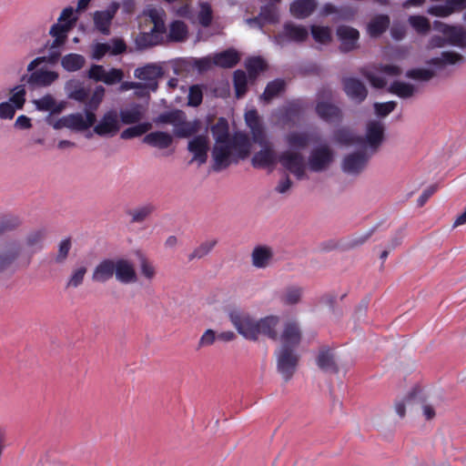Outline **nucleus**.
Listing matches in <instances>:
<instances>
[{"label": "nucleus", "instance_id": "f257e3e1", "mask_svg": "<svg viewBox=\"0 0 466 466\" xmlns=\"http://www.w3.org/2000/svg\"><path fill=\"white\" fill-rule=\"evenodd\" d=\"M217 124L211 127V133L215 139L212 149L214 160L213 169L217 172L228 167L232 163H238L250 153V140L248 136L241 131L229 134V125L227 118H218Z\"/></svg>", "mask_w": 466, "mask_h": 466}, {"label": "nucleus", "instance_id": "f03ea898", "mask_svg": "<svg viewBox=\"0 0 466 466\" xmlns=\"http://www.w3.org/2000/svg\"><path fill=\"white\" fill-rule=\"evenodd\" d=\"M65 91L68 98L84 104L86 116H96L106 93L104 86H97L89 96V90L78 79L68 80L65 85Z\"/></svg>", "mask_w": 466, "mask_h": 466}, {"label": "nucleus", "instance_id": "7ed1b4c3", "mask_svg": "<svg viewBox=\"0 0 466 466\" xmlns=\"http://www.w3.org/2000/svg\"><path fill=\"white\" fill-rule=\"evenodd\" d=\"M45 61L46 57L39 56L28 64V74L24 75L21 78L24 86L26 85L32 89L47 87L58 79L59 75L55 71L45 68L36 69V67Z\"/></svg>", "mask_w": 466, "mask_h": 466}, {"label": "nucleus", "instance_id": "20e7f679", "mask_svg": "<svg viewBox=\"0 0 466 466\" xmlns=\"http://www.w3.org/2000/svg\"><path fill=\"white\" fill-rule=\"evenodd\" d=\"M426 13L438 18H448L462 13V21L466 25V0H431Z\"/></svg>", "mask_w": 466, "mask_h": 466}, {"label": "nucleus", "instance_id": "39448f33", "mask_svg": "<svg viewBox=\"0 0 466 466\" xmlns=\"http://www.w3.org/2000/svg\"><path fill=\"white\" fill-rule=\"evenodd\" d=\"M228 318L238 332L245 339L253 341L258 339V320H255L248 313L233 309L229 311Z\"/></svg>", "mask_w": 466, "mask_h": 466}, {"label": "nucleus", "instance_id": "423d86ee", "mask_svg": "<svg viewBox=\"0 0 466 466\" xmlns=\"http://www.w3.org/2000/svg\"><path fill=\"white\" fill-rule=\"evenodd\" d=\"M157 123L169 124L173 127V136L178 138L190 137L202 127L199 118H156Z\"/></svg>", "mask_w": 466, "mask_h": 466}, {"label": "nucleus", "instance_id": "0eeeda50", "mask_svg": "<svg viewBox=\"0 0 466 466\" xmlns=\"http://www.w3.org/2000/svg\"><path fill=\"white\" fill-rule=\"evenodd\" d=\"M97 118H46V124L54 129L66 128L71 132H84L86 137L92 136L90 127Z\"/></svg>", "mask_w": 466, "mask_h": 466}, {"label": "nucleus", "instance_id": "6e6552de", "mask_svg": "<svg viewBox=\"0 0 466 466\" xmlns=\"http://www.w3.org/2000/svg\"><path fill=\"white\" fill-rule=\"evenodd\" d=\"M276 357L278 371L285 381H289L297 370L299 355L294 349L279 348L276 352Z\"/></svg>", "mask_w": 466, "mask_h": 466}, {"label": "nucleus", "instance_id": "1a4fd4ad", "mask_svg": "<svg viewBox=\"0 0 466 466\" xmlns=\"http://www.w3.org/2000/svg\"><path fill=\"white\" fill-rule=\"evenodd\" d=\"M402 70L395 65H380L373 70H365L362 74L370 81L371 86L377 88H382L387 85V77L398 76Z\"/></svg>", "mask_w": 466, "mask_h": 466}, {"label": "nucleus", "instance_id": "9d476101", "mask_svg": "<svg viewBox=\"0 0 466 466\" xmlns=\"http://www.w3.org/2000/svg\"><path fill=\"white\" fill-rule=\"evenodd\" d=\"M434 28L446 36L447 44L461 49L466 48V28L461 25H448L434 21Z\"/></svg>", "mask_w": 466, "mask_h": 466}, {"label": "nucleus", "instance_id": "9b49d317", "mask_svg": "<svg viewBox=\"0 0 466 466\" xmlns=\"http://www.w3.org/2000/svg\"><path fill=\"white\" fill-rule=\"evenodd\" d=\"M164 76V69L161 64L158 63H148L143 66L137 67L134 71V76L144 84L147 85V87L156 92L158 88V80Z\"/></svg>", "mask_w": 466, "mask_h": 466}, {"label": "nucleus", "instance_id": "f8f14e48", "mask_svg": "<svg viewBox=\"0 0 466 466\" xmlns=\"http://www.w3.org/2000/svg\"><path fill=\"white\" fill-rule=\"evenodd\" d=\"M316 113L319 116H339L341 109L329 89H322L317 94Z\"/></svg>", "mask_w": 466, "mask_h": 466}, {"label": "nucleus", "instance_id": "ddd939ff", "mask_svg": "<svg viewBox=\"0 0 466 466\" xmlns=\"http://www.w3.org/2000/svg\"><path fill=\"white\" fill-rule=\"evenodd\" d=\"M384 140V126L379 120H371L368 122L366 134L361 136L360 147H368L370 154L378 151Z\"/></svg>", "mask_w": 466, "mask_h": 466}, {"label": "nucleus", "instance_id": "4468645a", "mask_svg": "<svg viewBox=\"0 0 466 466\" xmlns=\"http://www.w3.org/2000/svg\"><path fill=\"white\" fill-rule=\"evenodd\" d=\"M281 166L293 174L297 179L301 180L306 177V165L300 153L284 151L279 157Z\"/></svg>", "mask_w": 466, "mask_h": 466}, {"label": "nucleus", "instance_id": "2eb2a0df", "mask_svg": "<svg viewBox=\"0 0 466 466\" xmlns=\"http://www.w3.org/2000/svg\"><path fill=\"white\" fill-rule=\"evenodd\" d=\"M333 161V151L328 145H321L313 148L309 154L308 164L313 172L326 170Z\"/></svg>", "mask_w": 466, "mask_h": 466}, {"label": "nucleus", "instance_id": "dca6fc26", "mask_svg": "<svg viewBox=\"0 0 466 466\" xmlns=\"http://www.w3.org/2000/svg\"><path fill=\"white\" fill-rule=\"evenodd\" d=\"M308 36L309 31L304 25L288 22L284 24L282 31L276 35L275 39L278 45L284 46L289 42L302 43Z\"/></svg>", "mask_w": 466, "mask_h": 466}, {"label": "nucleus", "instance_id": "f3484780", "mask_svg": "<svg viewBox=\"0 0 466 466\" xmlns=\"http://www.w3.org/2000/svg\"><path fill=\"white\" fill-rule=\"evenodd\" d=\"M336 35L339 41V49L342 53H350L360 47V32L358 29L341 25L336 29Z\"/></svg>", "mask_w": 466, "mask_h": 466}, {"label": "nucleus", "instance_id": "a211bd4d", "mask_svg": "<svg viewBox=\"0 0 466 466\" xmlns=\"http://www.w3.org/2000/svg\"><path fill=\"white\" fill-rule=\"evenodd\" d=\"M372 154L368 150H361L347 155L342 161V170L350 175L357 176L367 167Z\"/></svg>", "mask_w": 466, "mask_h": 466}, {"label": "nucleus", "instance_id": "6ab92c4d", "mask_svg": "<svg viewBox=\"0 0 466 466\" xmlns=\"http://www.w3.org/2000/svg\"><path fill=\"white\" fill-rule=\"evenodd\" d=\"M25 95L24 86L14 87L9 99L0 103V116H14L16 110L23 108L25 103Z\"/></svg>", "mask_w": 466, "mask_h": 466}, {"label": "nucleus", "instance_id": "aec40b11", "mask_svg": "<svg viewBox=\"0 0 466 466\" xmlns=\"http://www.w3.org/2000/svg\"><path fill=\"white\" fill-rule=\"evenodd\" d=\"M22 246L17 241H9L0 245V273L7 270L19 258Z\"/></svg>", "mask_w": 466, "mask_h": 466}, {"label": "nucleus", "instance_id": "412c9836", "mask_svg": "<svg viewBox=\"0 0 466 466\" xmlns=\"http://www.w3.org/2000/svg\"><path fill=\"white\" fill-rule=\"evenodd\" d=\"M301 340V330L296 321H287L283 326L279 348L296 350Z\"/></svg>", "mask_w": 466, "mask_h": 466}, {"label": "nucleus", "instance_id": "4be33fe9", "mask_svg": "<svg viewBox=\"0 0 466 466\" xmlns=\"http://www.w3.org/2000/svg\"><path fill=\"white\" fill-rule=\"evenodd\" d=\"M115 276L116 280L123 284H130L137 281V274L134 264L126 258L116 259Z\"/></svg>", "mask_w": 466, "mask_h": 466}, {"label": "nucleus", "instance_id": "5701e85b", "mask_svg": "<svg viewBox=\"0 0 466 466\" xmlns=\"http://www.w3.org/2000/svg\"><path fill=\"white\" fill-rule=\"evenodd\" d=\"M174 142L173 135L164 131H153L143 137V143L159 150L169 148Z\"/></svg>", "mask_w": 466, "mask_h": 466}, {"label": "nucleus", "instance_id": "b1692460", "mask_svg": "<svg viewBox=\"0 0 466 466\" xmlns=\"http://www.w3.org/2000/svg\"><path fill=\"white\" fill-rule=\"evenodd\" d=\"M187 149L194 155L192 161L196 160L199 165L206 163L208 150L207 136L198 135L195 137L188 142Z\"/></svg>", "mask_w": 466, "mask_h": 466}, {"label": "nucleus", "instance_id": "393cba45", "mask_svg": "<svg viewBox=\"0 0 466 466\" xmlns=\"http://www.w3.org/2000/svg\"><path fill=\"white\" fill-rule=\"evenodd\" d=\"M117 7V5H114L110 9L96 11L93 14L95 26L101 34L105 35H108L110 34V25L116 13Z\"/></svg>", "mask_w": 466, "mask_h": 466}, {"label": "nucleus", "instance_id": "a878e982", "mask_svg": "<svg viewBox=\"0 0 466 466\" xmlns=\"http://www.w3.org/2000/svg\"><path fill=\"white\" fill-rule=\"evenodd\" d=\"M343 87L347 96L359 103L362 102L368 95L365 85L360 80L354 77L345 78L343 80Z\"/></svg>", "mask_w": 466, "mask_h": 466}, {"label": "nucleus", "instance_id": "bb28decb", "mask_svg": "<svg viewBox=\"0 0 466 466\" xmlns=\"http://www.w3.org/2000/svg\"><path fill=\"white\" fill-rule=\"evenodd\" d=\"M318 367L324 372L338 373L339 366L333 350L328 347L320 348L316 359Z\"/></svg>", "mask_w": 466, "mask_h": 466}, {"label": "nucleus", "instance_id": "cd10ccee", "mask_svg": "<svg viewBox=\"0 0 466 466\" xmlns=\"http://www.w3.org/2000/svg\"><path fill=\"white\" fill-rule=\"evenodd\" d=\"M103 121L94 127L93 132L99 136H114L118 131V119L124 124H133L140 118H102Z\"/></svg>", "mask_w": 466, "mask_h": 466}, {"label": "nucleus", "instance_id": "c85d7f7f", "mask_svg": "<svg viewBox=\"0 0 466 466\" xmlns=\"http://www.w3.org/2000/svg\"><path fill=\"white\" fill-rule=\"evenodd\" d=\"M274 253L270 247L258 245L251 252V263L257 268H266L270 265Z\"/></svg>", "mask_w": 466, "mask_h": 466}, {"label": "nucleus", "instance_id": "c756f323", "mask_svg": "<svg viewBox=\"0 0 466 466\" xmlns=\"http://www.w3.org/2000/svg\"><path fill=\"white\" fill-rule=\"evenodd\" d=\"M116 260L106 258L100 261L95 268L92 279L96 282L105 283L115 275Z\"/></svg>", "mask_w": 466, "mask_h": 466}, {"label": "nucleus", "instance_id": "7c9ffc66", "mask_svg": "<svg viewBox=\"0 0 466 466\" xmlns=\"http://www.w3.org/2000/svg\"><path fill=\"white\" fill-rule=\"evenodd\" d=\"M390 25V18L388 15L379 14L370 18L367 24V33L372 38L380 37L385 33Z\"/></svg>", "mask_w": 466, "mask_h": 466}, {"label": "nucleus", "instance_id": "2f4dec72", "mask_svg": "<svg viewBox=\"0 0 466 466\" xmlns=\"http://www.w3.org/2000/svg\"><path fill=\"white\" fill-rule=\"evenodd\" d=\"M317 0H294L290 4L291 15L299 19H304L311 15L318 7Z\"/></svg>", "mask_w": 466, "mask_h": 466}, {"label": "nucleus", "instance_id": "473e14b6", "mask_svg": "<svg viewBox=\"0 0 466 466\" xmlns=\"http://www.w3.org/2000/svg\"><path fill=\"white\" fill-rule=\"evenodd\" d=\"M34 104L39 111L49 112L54 115L60 114L67 105L66 101H56L52 95H46L39 99H35Z\"/></svg>", "mask_w": 466, "mask_h": 466}, {"label": "nucleus", "instance_id": "72a5a7b5", "mask_svg": "<svg viewBox=\"0 0 466 466\" xmlns=\"http://www.w3.org/2000/svg\"><path fill=\"white\" fill-rule=\"evenodd\" d=\"M279 323V318L277 316H268L260 319L257 322L258 337L262 334L272 340H277L279 339L277 331Z\"/></svg>", "mask_w": 466, "mask_h": 466}, {"label": "nucleus", "instance_id": "f704fd0d", "mask_svg": "<svg viewBox=\"0 0 466 466\" xmlns=\"http://www.w3.org/2000/svg\"><path fill=\"white\" fill-rule=\"evenodd\" d=\"M263 147V149L255 153L251 159L254 167L264 168L273 166L276 163V154L274 150L268 145Z\"/></svg>", "mask_w": 466, "mask_h": 466}, {"label": "nucleus", "instance_id": "c9c22d12", "mask_svg": "<svg viewBox=\"0 0 466 466\" xmlns=\"http://www.w3.org/2000/svg\"><path fill=\"white\" fill-rule=\"evenodd\" d=\"M463 62L464 57L461 54L453 51H445L440 56L432 58L427 63L438 69H441L448 65L462 64Z\"/></svg>", "mask_w": 466, "mask_h": 466}, {"label": "nucleus", "instance_id": "e433bc0d", "mask_svg": "<svg viewBox=\"0 0 466 466\" xmlns=\"http://www.w3.org/2000/svg\"><path fill=\"white\" fill-rule=\"evenodd\" d=\"M71 29L70 24H54L49 31V34L54 37V41L50 45V49L59 48L66 43L67 33Z\"/></svg>", "mask_w": 466, "mask_h": 466}, {"label": "nucleus", "instance_id": "4c0bfd02", "mask_svg": "<svg viewBox=\"0 0 466 466\" xmlns=\"http://www.w3.org/2000/svg\"><path fill=\"white\" fill-rule=\"evenodd\" d=\"M215 66L222 68H231L239 61V55L234 49H228L220 53L214 54Z\"/></svg>", "mask_w": 466, "mask_h": 466}, {"label": "nucleus", "instance_id": "58836bf2", "mask_svg": "<svg viewBox=\"0 0 466 466\" xmlns=\"http://www.w3.org/2000/svg\"><path fill=\"white\" fill-rule=\"evenodd\" d=\"M247 126L250 128L253 141L261 147L268 144L266 133L261 123V118H245Z\"/></svg>", "mask_w": 466, "mask_h": 466}, {"label": "nucleus", "instance_id": "ea45409f", "mask_svg": "<svg viewBox=\"0 0 466 466\" xmlns=\"http://www.w3.org/2000/svg\"><path fill=\"white\" fill-rule=\"evenodd\" d=\"M335 140L345 146H359L361 145V136L357 135L350 128L338 129L334 134Z\"/></svg>", "mask_w": 466, "mask_h": 466}, {"label": "nucleus", "instance_id": "a19ab883", "mask_svg": "<svg viewBox=\"0 0 466 466\" xmlns=\"http://www.w3.org/2000/svg\"><path fill=\"white\" fill-rule=\"evenodd\" d=\"M86 64V58L79 54L71 53L61 58V66L67 72L80 70Z\"/></svg>", "mask_w": 466, "mask_h": 466}, {"label": "nucleus", "instance_id": "79ce46f5", "mask_svg": "<svg viewBox=\"0 0 466 466\" xmlns=\"http://www.w3.org/2000/svg\"><path fill=\"white\" fill-rule=\"evenodd\" d=\"M311 104L302 98L289 101L285 106V116H299L311 107Z\"/></svg>", "mask_w": 466, "mask_h": 466}, {"label": "nucleus", "instance_id": "37998d69", "mask_svg": "<svg viewBox=\"0 0 466 466\" xmlns=\"http://www.w3.org/2000/svg\"><path fill=\"white\" fill-rule=\"evenodd\" d=\"M187 36V25L179 20L174 21L169 25L167 38L172 42H183Z\"/></svg>", "mask_w": 466, "mask_h": 466}, {"label": "nucleus", "instance_id": "c03bdc74", "mask_svg": "<svg viewBox=\"0 0 466 466\" xmlns=\"http://www.w3.org/2000/svg\"><path fill=\"white\" fill-rule=\"evenodd\" d=\"M303 289L298 286L287 287L279 296L281 303L284 305H294L299 302Z\"/></svg>", "mask_w": 466, "mask_h": 466}, {"label": "nucleus", "instance_id": "a18cd8bd", "mask_svg": "<svg viewBox=\"0 0 466 466\" xmlns=\"http://www.w3.org/2000/svg\"><path fill=\"white\" fill-rule=\"evenodd\" d=\"M152 127L149 122H142L133 125L122 131L120 137L123 139H130L147 134Z\"/></svg>", "mask_w": 466, "mask_h": 466}, {"label": "nucleus", "instance_id": "49530a36", "mask_svg": "<svg viewBox=\"0 0 466 466\" xmlns=\"http://www.w3.org/2000/svg\"><path fill=\"white\" fill-rule=\"evenodd\" d=\"M408 23L419 35H425L431 28L430 20L423 15H410Z\"/></svg>", "mask_w": 466, "mask_h": 466}, {"label": "nucleus", "instance_id": "de8ad7c7", "mask_svg": "<svg viewBox=\"0 0 466 466\" xmlns=\"http://www.w3.org/2000/svg\"><path fill=\"white\" fill-rule=\"evenodd\" d=\"M154 210L155 207L152 204H146L129 210L128 215L131 217V222L140 223L146 220Z\"/></svg>", "mask_w": 466, "mask_h": 466}, {"label": "nucleus", "instance_id": "09e8293b", "mask_svg": "<svg viewBox=\"0 0 466 466\" xmlns=\"http://www.w3.org/2000/svg\"><path fill=\"white\" fill-rule=\"evenodd\" d=\"M217 243L218 241L216 239L202 242L190 254H188V261H192L197 258L200 259L206 257L214 248Z\"/></svg>", "mask_w": 466, "mask_h": 466}, {"label": "nucleus", "instance_id": "8fccbe9b", "mask_svg": "<svg viewBox=\"0 0 466 466\" xmlns=\"http://www.w3.org/2000/svg\"><path fill=\"white\" fill-rule=\"evenodd\" d=\"M285 88V82L282 79H275L271 82H269L266 88L264 93L261 96V98L269 101L273 97L279 95L281 92L284 91Z\"/></svg>", "mask_w": 466, "mask_h": 466}, {"label": "nucleus", "instance_id": "3c124183", "mask_svg": "<svg viewBox=\"0 0 466 466\" xmlns=\"http://www.w3.org/2000/svg\"><path fill=\"white\" fill-rule=\"evenodd\" d=\"M234 87L237 97H242L248 89V76L245 71L236 70L233 75Z\"/></svg>", "mask_w": 466, "mask_h": 466}, {"label": "nucleus", "instance_id": "603ef678", "mask_svg": "<svg viewBox=\"0 0 466 466\" xmlns=\"http://www.w3.org/2000/svg\"><path fill=\"white\" fill-rule=\"evenodd\" d=\"M287 142L290 147L303 149L309 143V137L307 133L291 132L287 136Z\"/></svg>", "mask_w": 466, "mask_h": 466}, {"label": "nucleus", "instance_id": "864d4df0", "mask_svg": "<svg viewBox=\"0 0 466 466\" xmlns=\"http://www.w3.org/2000/svg\"><path fill=\"white\" fill-rule=\"evenodd\" d=\"M313 39L319 44L327 45L331 42V30L329 26L311 25Z\"/></svg>", "mask_w": 466, "mask_h": 466}, {"label": "nucleus", "instance_id": "5fc2aeb1", "mask_svg": "<svg viewBox=\"0 0 466 466\" xmlns=\"http://www.w3.org/2000/svg\"><path fill=\"white\" fill-rule=\"evenodd\" d=\"M390 91L400 97L408 98L413 96L415 88L410 84L395 81L390 86Z\"/></svg>", "mask_w": 466, "mask_h": 466}, {"label": "nucleus", "instance_id": "6e6d98bb", "mask_svg": "<svg viewBox=\"0 0 466 466\" xmlns=\"http://www.w3.org/2000/svg\"><path fill=\"white\" fill-rule=\"evenodd\" d=\"M162 41L150 31L147 33H141L136 38V45L137 46L138 48L141 49L157 46Z\"/></svg>", "mask_w": 466, "mask_h": 466}, {"label": "nucleus", "instance_id": "4d7b16f0", "mask_svg": "<svg viewBox=\"0 0 466 466\" xmlns=\"http://www.w3.org/2000/svg\"><path fill=\"white\" fill-rule=\"evenodd\" d=\"M46 231L45 228H38L31 231L25 238V244L29 248H42V242L45 239Z\"/></svg>", "mask_w": 466, "mask_h": 466}, {"label": "nucleus", "instance_id": "13d9d810", "mask_svg": "<svg viewBox=\"0 0 466 466\" xmlns=\"http://www.w3.org/2000/svg\"><path fill=\"white\" fill-rule=\"evenodd\" d=\"M266 67L265 62L260 57L249 58L246 62V68L248 72L250 79H256L259 72L263 71Z\"/></svg>", "mask_w": 466, "mask_h": 466}, {"label": "nucleus", "instance_id": "bf43d9fd", "mask_svg": "<svg viewBox=\"0 0 466 466\" xmlns=\"http://www.w3.org/2000/svg\"><path fill=\"white\" fill-rule=\"evenodd\" d=\"M72 248V241L70 238H66L60 241L58 244V250L54 258L56 264H64L69 255V251Z\"/></svg>", "mask_w": 466, "mask_h": 466}, {"label": "nucleus", "instance_id": "052dcab7", "mask_svg": "<svg viewBox=\"0 0 466 466\" xmlns=\"http://www.w3.org/2000/svg\"><path fill=\"white\" fill-rule=\"evenodd\" d=\"M86 271H87V269L84 266L75 268L72 271V273L66 282V288L76 289V288L79 287L80 285H82L85 276L86 274Z\"/></svg>", "mask_w": 466, "mask_h": 466}, {"label": "nucleus", "instance_id": "680f3d73", "mask_svg": "<svg viewBox=\"0 0 466 466\" xmlns=\"http://www.w3.org/2000/svg\"><path fill=\"white\" fill-rule=\"evenodd\" d=\"M146 103H135L132 102L128 105L127 108L121 112L120 116H143L147 108Z\"/></svg>", "mask_w": 466, "mask_h": 466}, {"label": "nucleus", "instance_id": "e2e57ef3", "mask_svg": "<svg viewBox=\"0 0 466 466\" xmlns=\"http://www.w3.org/2000/svg\"><path fill=\"white\" fill-rule=\"evenodd\" d=\"M198 19L202 26L208 27L210 25L212 22V9L208 3L200 4Z\"/></svg>", "mask_w": 466, "mask_h": 466}, {"label": "nucleus", "instance_id": "0e129e2a", "mask_svg": "<svg viewBox=\"0 0 466 466\" xmlns=\"http://www.w3.org/2000/svg\"><path fill=\"white\" fill-rule=\"evenodd\" d=\"M21 220L15 215H5L0 217V233L7 230H13L18 228Z\"/></svg>", "mask_w": 466, "mask_h": 466}, {"label": "nucleus", "instance_id": "69168bd1", "mask_svg": "<svg viewBox=\"0 0 466 466\" xmlns=\"http://www.w3.org/2000/svg\"><path fill=\"white\" fill-rule=\"evenodd\" d=\"M406 76L415 80L429 81L435 76V72L431 69L417 68L408 71Z\"/></svg>", "mask_w": 466, "mask_h": 466}, {"label": "nucleus", "instance_id": "338daca9", "mask_svg": "<svg viewBox=\"0 0 466 466\" xmlns=\"http://www.w3.org/2000/svg\"><path fill=\"white\" fill-rule=\"evenodd\" d=\"M203 99V92L199 86H192L189 87L187 96V106H198Z\"/></svg>", "mask_w": 466, "mask_h": 466}, {"label": "nucleus", "instance_id": "774afa93", "mask_svg": "<svg viewBox=\"0 0 466 466\" xmlns=\"http://www.w3.org/2000/svg\"><path fill=\"white\" fill-rule=\"evenodd\" d=\"M124 78V72L118 68H111L109 71L106 70L103 82L106 85H115L120 83Z\"/></svg>", "mask_w": 466, "mask_h": 466}]
</instances>
